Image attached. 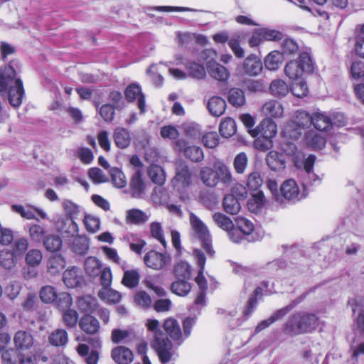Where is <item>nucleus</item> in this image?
Listing matches in <instances>:
<instances>
[{"label": "nucleus", "instance_id": "45", "mask_svg": "<svg viewBox=\"0 0 364 364\" xmlns=\"http://www.w3.org/2000/svg\"><path fill=\"white\" fill-rule=\"evenodd\" d=\"M24 261L26 265L38 267L43 261V252L36 248L31 249L26 252Z\"/></svg>", "mask_w": 364, "mask_h": 364}, {"label": "nucleus", "instance_id": "19", "mask_svg": "<svg viewBox=\"0 0 364 364\" xmlns=\"http://www.w3.org/2000/svg\"><path fill=\"white\" fill-rule=\"evenodd\" d=\"M63 280L68 288L77 287L82 281V272L78 267H69L63 272Z\"/></svg>", "mask_w": 364, "mask_h": 364}, {"label": "nucleus", "instance_id": "28", "mask_svg": "<svg viewBox=\"0 0 364 364\" xmlns=\"http://www.w3.org/2000/svg\"><path fill=\"white\" fill-rule=\"evenodd\" d=\"M79 326L85 333L94 334L99 331L100 323L95 317L87 314L79 320Z\"/></svg>", "mask_w": 364, "mask_h": 364}, {"label": "nucleus", "instance_id": "46", "mask_svg": "<svg viewBox=\"0 0 364 364\" xmlns=\"http://www.w3.org/2000/svg\"><path fill=\"white\" fill-rule=\"evenodd\" d=\"M173 272L177 279H191V266L185 261H179L176 263Z\"/></svg>", "mask_w": 364, "mask_h": 364}, {"label": "nucleus", "instance_id": "54", "mask_svg": "<svg viewBox=\"0 0 364 364\" xmlns=\"http://www.w3.org/2000/svg\"><path fill=\"white\" fill-rule=\"evenodd\" d=\"M45 248L50 252L58 251L62 247L61 238L56 235H46L43 240Z\"/></svg>", "mask_w": 364, "mask_h": 364}, {"label": "nucleus", "instance_id": "15", "mask_svg": "<svg viewBox=\"0 0 364 364\" xmlns=\"http://www.w3.org/2000/svg\"><path fill=\"white\" fill-rule=\"evenodd\" d=\"M261 112L265 119H279L284 115V107L281 102L269 100L263 104Z\"/></svg>", "mask_w": 364, "mask_h": 364}, {"label": "nucleus", "instance_id": "47", "mask_svg": "<svg viewBox=\"0 0 364 364\" xmlns=\"http://www.w3.org/2000/svg\"><path fill=\"white\" fill-rule=\"evenodd\" d=\"M148 174L154 183L162 185L166 181L164 171L160 166L151 164L149 168Z\"/></svg>", "mask_w": 364, "mask_h": 364}, {"label": "nucleus", "instance_id": "25", "mask_svg": "<svg viewBox=\"0 0 364 364\" xmlns=\"http://www.w3.org/2000/svg\"><path fill=\"white\" fill-rule=\"evenodd\" d=\"M111 357L117 364H129L133 360L132 350L124 346H117L113 348Z\"/></svg>", "mask_w": 364, "mask_h": 364}, {"label": "nucleus", "instance_id": "31", "mask_svg": "<svg viewBox=\"0 0 364 364\" xmlns=\"http://www.w3.org/2000/svg\"><path fill=\"white\" fill-rule=\"evenodd\" d=\"M113 139L116 146L120 149L128 147L131 143L129 132L123 127H117L114 129Z\"/></svg>", "mask_w": 364, "mask_h": 364}, {"label": "nucleus", "instance_id": "7", "mask_svg": "<svg viewBox=\"0 0 364 364\" xmlns=\"http://www.w3.org/2000/svg\"><path fill=\"white\" fill-rule=\"evenodd\" d=\"M233 223V230H235V234L240 237L239 241H232L233 242L240 243L243 240L254 242L259 238L254 223L247 218L237 216L234 219Z\"/></svg>", "mask_w": 364, "mask_h": 364}, {"label": "nucleus", "instance_id": "23", "mask_svg": "<svg viewBox=\"0 0 364 364\" xmlns=\"http://www.w3.org/2000/svg\"><path fill=\"white\" fill-rule=\"evenodd\" d=\"M262 63L260 58L255 55H249L243 63V69L247 75H258L262 70Z\"/></svg>", "mask_w": 364, "mask_h": 364}, {"label": "nucleus", "instance_id": "37", "mask_svg": "<svg viewBox=\"0 0 364 364\" xmlns=\"http://www.w3.org/2000/svg\"><path fill=\"white\" fill-rule=\"evenodd\" d=\"M269 92L274 97L282 98L289 92V88L283 80L276 79L269 85Z\"/></svg>", "mask_w": 364, "mask_h": 364}, {"label": "nucleus", "instance_id": "44", "mask_svg": "<svg viewBox=\"0 0 364 364\" xmlns=\"http://www.w3.org/2000/svg\"><path fill=\"white\" fill-rule=\"evenodd\" d=\"M223 205L225 212L230 215H235L240 210L239 200L233 195H226L223 199Z\"/></svg>", "mask_w": 364, "mask_h": 364}, {"label": "nucleus", "instance_id": "61", "mask_svg": "<svg viewBox=\"0 0 364 364\" xmlns=\"http://www.w3.org/2000/svg\"><path fill=\"white\" fill-rule=\"evenodd\" d=\"M55 301H56V305L61 311L70 309L73 304V299L70 294L67 292L60 293L56 296Z\"/></svg>", "mask_w": 364, "mask_h": 364}, {"label": "nucleus", "instance_id": "33", "mask_svg": "<svg viewBox=\"0 0 364 364\" xmlns=\"http://www.w3.org/2000/svg\"><path fill=\"white\" fill-rule=\"evenodd\" d=\"M199 178L205 186L213 188L218 184L215 170L210 167H202L199 172Z\"/></svg>", "mask_w": 364, "mask_h": 364}, {"label": "nucleus", "instance_id": "52", "mask_svg": "<svg viewBox=\"0 0 364 364\" xmlns=\"http://www.w3.org/2000/svg\"><path fill=\"white\" fill-rule=\"evenodd\" d=\"M29 247V241L24 237L16 238L12 244L11 250L16 257H21L26 254Z\"/></svg>", "mask_w": 364, "mask_h": 364}, {"label": "nucleus", "instance_id": "4", "mask_svg": "<svg viewBox=\"0 0 364 364\" xmlns=\"http://www.w3.org/2000/svg\"><path fill=\"white\" fill-rule=\"evenodd\" d=\"M318 325V318L314 314L298 312L293 314L285 323L284 333L289 336H297L314 330Z\"/></svg>", "mask_w": 364, "mask_h": 364}, {"label": "nucleus", "instance_id": "53", "mask_svg": "<svg viewBox=\"0 0 364 364\" xmlns=\"http://www.w3.org/2000/svg\"><path fill=\"white\" fill-rule=\"evenodd\" d=\"M83 223L86 230L90 233H96L100 229V219L91 214H85Z\"/></svg>", "mask_w": 364, "mask_h": 364}, {"label": "nucleus", "instance_id": "60", "mask_svg": "<svg viewBox=\"0 0 364 364\" xmlns=\"http://www.w3.org/2000/svg\"><path fill=\"white\" fill-rule=\"evenodd\" d=\"M248 159L245 152L237 154L233 160L235 171L238 174H242L247 168Z\"/></svg>", "mask_w": 364, "mask_h": 364}, {"label": "nucleus", "instance_id": "14", "mask_svg": "<svg viewBox=\"0 0 364 364\" xmlns=\"http://www.w3.org/2000/svg\"><path fill=\"white\" fill-rule=\"evenodd\" d=\"M176 145L180 151H183L185 156L192 161L198 162L203 160L204 155L200 147L197 146H188L183 140H178Z\"/></svg>", "mask_w": 364, "mask_h": 364}, {"label": "nucleus", "instance_id": "1", "mask_svg": "<svg viewBox=\"0 0 364 364\" xmlns=\"http://www.w3.org/2000/svg\"><path fill=\"white\" fill-rule=\"evenodd\" d=\"M6 93H8L9 101L13 107L21 105L24 97L23 82L11 65L0 70V94Z\"/></svg>", "mask_w": 364, "mask_h": 364}, {"label": "nucleus", "instance_id": "21", "mask_svg": "<svg viewBox=\"0 0 364 364\" xmlns=\"http://www.w3.org/2000/svg\"><path fill=\"white\" fill-rule=\"evenodd\" d=\"M125 95L129 102L137 99L138 107L141 112L144 113L145 112L144 95L141 93V87L139 85L132 84L128 86L125 90Z\"/></svg>", "mask_w": 364, "mask_h": 364}, {"label": "nucleus", "instance_id": "51", "mask_svg": "<svg viewBox=\"0 0 364 364\" xmlns=\"http://www.w3.org/2000/svg\"><path fill=\"white\" fill-rule=\"evenodd\" d=\"M62 206L68 218L75 220L80 213V207L71 200H64Z\"/></svg>", "mask_w": 364, "mask_h": 364}, {"label": "nucleus", "instance_id": "62", "mask_svg": "<svg viewBox=\"0 0 364 364\" xmlns=\"http://www.w3.org/2000/svg\"><path fill=\"white\" fill-rule=\"evenodd\" d=\"M56 296V291L52 286H45L40 291V298L44 303L50 304L53 302Z\"/></svg>", "mask_w": 364, "mask_h": 364}, {"label": "nucleus", "instance_id": "6", "mask_svg": "<svg viewBox=\"0 0 364 364\" xmlns=\"http://www.w3.org/2000/svg\"><path fill=\"white\" fill-rule=\"evenodd\" d=\"M311 69L312 62L310 55L307 53H302L297 60L287 63L284 73L289 79L299 80L305 73L310 72Z\"/></svg>", "mask_w": 364, "mask_h": 364}, {"label": "nucleus", "instance_id": "29", "mask_svg": "<svg viewBox=\"0 0 364 364\" xmlns=\"http://www.w3.org/2000/svg\"><path fill=\"white\" fill-rule=\"evenodd\" d=\"M267 166L274 171H279L285 168V160L282 154L275 151H269L266 156Z\"/></svg>", "mask_w": 364, "mask_h": 364}, {"label": "nucleus", "instance_id": "38", "mask_svg": "<svg viewBox=\"0 0 364 364\" xmlns=\"http://www.w3.org/2000/svg\"><path fill=\"white\" fill-rule=\"evenodd\" d=\"M48 342L54 346H65L68 342V332L63 328L53 331L48 336Z\"/></svg>", "mask_w": 364, "mask_h": 364}, {"label": "nucleus", "instance_id": "34", "mask_svg": "<svg viewBox=\"0 0 364 364\" xmlns=\"http://www.w3.org/2000/svg\"><path fill=\"white\" fill-rule=\"evenodd\" d=\"M28 234L30 240L35 243H41L46 236V228L39 224L28 225Z\"/></svg>", "mask_w": 364, "mask_h": 364}, {"label": "nucleus", "instance_id": "9", "mask_svg": "<svg viewBox=\"0 0 364 364\" xmlns=\"http://www.w3.org/2000/svg\"><path fill=\"white\" fill-rule=\"evenodd\" d=\"M281 197L289 201H299L307 196L306 189L301 192L294 179H288L284 181L280 187Z\"/></svg>", "mask_w": 364, "mask_h": 364}, {"label": "nucleus", "instance_id": "20", "mask_svg": "<svg viewBox=\"0 0 364 364\" xmlns=\"http://www.w3.org/2000/svg\"><path fill=\"white\" fill-rule=\"evenodd\" d=\"M195 260L200 267L198 273L195 280L201 291H205L207 289V281L204 277L203 272L205 264V257L201 250L195 249L193 250Z\"/></svg>", "mask_w": 364, "mask_h": 364}, {"label": "nucleus", "instance_id": "5", "mask_svg": "<svg viewBox=\"0 0 364 364\" xmlns=\"http://www.w3.org/2000/svg\"><path fill=\"white\" fill-rule=\"evenodd\" d=\"M189 221L191 226L193 238L200 240L207 254L210 257L213 256L215 251L212 248L211 235L206 225L192 213L190 214Z\"/></svg>", "mask_w": 364, "mask_h": 364}, {"label": "nucleus", "instance_id": "3", "mask_svg": "<svg viewBox=\"0 0 364 364\" xmlns=\"http://www.w3.org/2000/svg\"><path fill=\"white\" fill-rule=\"evenodd\" d=\"M311 114L304 109H298L292 115L282 130V136L288 140H298L301 137L305 130L311 126Z\"/></svg>", "mask_w": 364, "mask_h": 364}, {"label": "nucleus", "instance_id": "64", "mask_svg": "<svg viewBox=\"0 0 364 364\" xmlns=\"http://www.w3.org/2000/svg\"><path fill=\"white\" fill-rule=\"evenodd\" d=\"M263 184V179L260 173L257 171H253L249 174L247 180V187L252 191L259 188Z\"/></svg>", "mask_w": 364, "mask_h": 364}, {"label": "nucleus", "instance_id": "12", "mask_svg": "<svg viewBox=\"0 0 364 364\" xmlns=\"http://www.w3.org/2000/svg\"><path fill=\"white\" fill-rule=\"evenodd\" d=\"M249 132L254 137L261 135L272 139L277 133V125L272 119H264L256 129H251Z\"/></svg>", "mask_w": 364, "mask_h": 364}, {"label": "nucleus", "instance_id": "43", "mask_svg": "<svg viewBox=\"0 0 364 364\" xmlns=\"http://www.w3.org/2000/svg\"><path fill=\"white\" fill-rule=\"evenodd\" d=\"M189 280L190 279H177V280L171 284V291L180 296H186L191 289V285L188 282Z\"/></svg>", "mask_w": 364, "mask_h": 364}, {"label": "nucleus", "instance_id": "48", "mask_svg": "<svg viewBox=\"0 0 364 364\" xmlns=\"http://www.w3.org/2000/svg\"><path fill=\"white\" fill-rule=\"evenodd\" d=\"M101 250L108 260L119 265L122 269H126V262L119 257L117 250L108 246H102Z\"/></svg>", "mask_w": 364, "mask_h": 364}, {"label": "nucleus", "instance_id": "30", "mask_svg": "<svg viewBox=\"0 0 364 364\" xmlns=\"http://www.w3.org/2000/svg\"><path fill=\"white\" fill-rule=\"evenodd\" d=\"M207 108L213 116L220 117L225 111L226 102L222 97L214 96L208 100Z\"/></svg>", "mask_w": 364, "mask_h": 364}, {"label": "nucleus", "instance_id": "2", "mask_svg": "<svg viewBox=\"0 0 364 364\" xmlns=\"http://www.w3.org/2000/svg\"><path fill=\"white\" fill-rule=\"evenodd\" d=\"M146 326L154 335V340L151 343L152 348L156 351L161 362L167 363L171 360L173 355L171 341L162 333L158 320L147 319Z\"/></svg>", "mask_w": 364, "mask_h": 364}, {"label": "nucleus", "instance_id": "56", "mask_svg": "<svg viewBox=\"0 0 364 364\" xmlns=\"http://www.w3.org/2000/svg\"><path fill=\"white\" fill-rule=\"evenodd\" d=\"M150 233L152 237L159 242L164 247H166V241L164 237L162 225L159 222H152L149 225Z\"/></svg>", "mask_w": 364, "mask_h": 364}, {"label": "nucleus", "instance_id": "39", "mask_svg": "<svg viewBox=\"0 0 364 364\" xmlns=\"http://www.w3.org/2000/svg\"><path fill=\"white\" fill-rule=\"evenodd\" d=\"M16 256L9 250L0 251V265L6 270H11L16 265Z\"/></svg>", "mask_w": 364, "mask_h": 364}, {"label": "nucleus", "instance_id": "63", "mask_svg": "<svg viewBox=\"0 0 364 364\" xmlns=\"http://www.w3.org/2000/svg\"><path fill=\"white\" fill-rule=\"evenodd\" d=\"M189 75L196 79H203L205 77V70L203 65L196 63H190L186 66Z\"/></svg>", "mask_w": 364, "mask_h": 364}, {"label": "nucleus", "instance_id": "50", "mask_svg": "<svg viewBox=\"0 0 364 364\" xmlns=\"http://www.w3.org/2000/svg\"><path fill=\"white\" fill-rule=\"evenodd\" d=\"M124 271L122 283L127 287L134 288L136 287L139 282V273L136 269Z\"/></svg>", "mask_w": 364, "mask_h": 364}, {"label": "nucleus", "instance_id": "10", "mask_svg": "<svg viewBox=\"0 0 364 364\" xmlns=\"http://www.w3.org/2000/svg\"><path fill=\"white\" fill-rule=\"evenodd\" d=\"M144 262L146 267L154 270H161L171 262V257L166 253L151 250L144 257Z\"/></svg>", "mask_w": 364, "mask_h": 364}, {"label": "nucleus", "instance_id": "32", "mask_svg": "<svg viewBox=\"0 0 364 364\" xmlns=\"http://www.w3.org/2000/svg\"><path fill=\"white\" fill-rule=\"evenodd\" d=\"M65 261L60 255H55L48 259L47 272L51 275H56L65 267Z\"/></svg>", "mask_w": 364, "mask_h": 364}, {"label": "nucleus", "instance_id": "41", "mask_svg": "<svg viewBox=\"0 0 364 364\" xmlns=\"http://www.w3.org/2000/svg\"><path fill=\"white\" fill-rule=\"evenodd\" d=\"M99 297L106 303L116 304L121 301V294L110 287L102 288L98 292Z\"/></svg>", "mask_w": 364, "mask_h": 364}, {"label": "nucleus", "instance_id": "16", "mask_svg": "<svg viewBox=\"0 0 364 364\" xmlns=\"http://www.w3.org/2000/svg\"><path fill=\"white\" fill-rule=\"evenodd\" d=\"M312 122L311 125L318 131L328 132L333 126V119L321 111H316L311 114Z\"/></svg>", "mask_w": 364, "mask_h": 364}, {"label": "nucleus", "instance_id": "35", "mask_svg": "<svg viewBox=\"0 0 364 364\" xmlns=\"http://www.w3.org/2000/svg\"><path fill=\"white\" fill-rule=\"evenodd\" d=\"M282 53L274 50L270 52L264 58V65L269 70H277L284 62Z\"/></svg>", "mask_w": 364, "mask_h": 364}, {"label": "nucleus", "instance_id": "11", "mask_svg": "<svg viewBox=\"0 0 364 364\" xmlns=\"http://www.w3.org/2000/svg\"><path fill=\"white\" fill-rule=\"evenodd\" d=\"M13 343L18 353L21 354L30 350L33 348L34 338L29 331L18 330L13 336Z\"/></svg>", "mask_w": 364, "mask_h": 364}, {"label": "nucleus", "instance_id": "40", "mask_svg": "<svg viewBox=\"0 0 364 364\" xmlns=\"http://www.w3.org/2000/svg\"><path fill=\"white\" fill-rule=\"evenodd\" d=\"M84 268L87 275L95 277L100 273L102 263L97 257H89L85 260Z\"/></svg>", "mask_w": 364, "mask_h": 364}, {"label": "nucleus", "instance_id": "26", "mask_svg": "<svg viewBox=\"0 0 364 364\" xmlns=\"http://www.w3.org/2000/svg\"><path fill=\"white\" fill-rule=\"evenodd\" d=\"M163 327L169 336L180 344L183 342L182 333L178 321L173 318L164 321Z\"/></svg>", "mask_w": 364, "mask_h": 364}, {"label": "nucleus", "instance_id": "13", "mask_svg": "<svg viewBox=\"0 0 364 364\" xmlns=\"http://www.w3.org/2000/svg\"><path fill=\"white\" fill-rule=\"evenodd\" d=\"M213 220L218 227L228 232L232 241L240 240L239 236L235 234V230H233V221L229 217L221 213H215L213 215Z\"/></svg>", "mask_w": 364, "mask_h": 364}, {"label": "nucleus", "instance_id": "22", "mask_svg": "<svg viewBox=\"0 0 364 364\" xmlns=\"http://www.w3.org/2000/svg\"><path fill=\"white\" fill-rule=\"evenodd\" d=\"M207 70L209 75L218 81H226L230 77L228 69L215 61H209L207 63Z\"/></svg>", "mask_w": 364, "mask_h": 364}, {"label": "nucleus", "instance_id": "18", "mask_svg": "<svg viewBox=\"0 0 364 364\" xmlns=\"http://www.w3.org/2000/svg\"><path fill=\"white\" fill-rule=\"evenodd\" d=\"M58 232L67 237H75L79 232V227L74 219L64 218L58 220L56 223Z\"/></svg>", "mask_w": 364, "mask_h": 364}, {"label": "nucleus", "instance_id": "59", "mask_svg": "<svg viewBox=\"0 0 364 364\" xmlns=\"http://www.w3.org/2000/svg\"><path fill=\"white\" fill-rule=\"evenodd\" d=\"M79 309L85 312H92L96 307V299L91 296H84L77 301Z\"/></svg>", "mask_w": 364, "mask_h": 364}, {"label": "nucleus", "instance_id": "8", "mask_svg": "<svg viewBox=\"0 0 364 364\" xmlns=\"http://www.w3.org/2000/svg\"><path fill=\"white\" fill-rule=\"evenodd\" d=\"M193 174L185 162H179L176 165V174L172 179V185L175 190L183 192L193 183Z\"/></svg>", "mask_w": 364, "mask_h": 364}, {"label": "nucleus", "instance_id": "55", "mask_svg": "<svg viewBox=\"0 0 364 364\" xmlns=\"http://www.w3.org/2000/svg\"><path fill=\"white\" fill-rule=\"evenodd\" d=\"M228 101L235 107H241L245 103V97L242 90L232 88L228 93Z\"/></svg>", "mask_w": 364, "mask_h": 364}, {"label": "nucleus", "instance_id": "27", "mask_svg": "<svg viewBox=\"0 0 364 364\" xmlns=\"http://www.w3.org/2000/svg\"><path fill=\"white\" fill-rule=\"evenodd\" d=\"M218 183L220 181L225 185H230L233 181V177L230 168L223 162L218 161L214 164Z\"/></svg>", "mask_w": 364, "mask_h": 364}, {"label": "nucleus", "instance_id": "36", "mask_svg": "<svg viewBox=\"0 0 364 364\" xmlns=\"http://www.w3.org/2000/svg\"><path fill=\"white\" fill-rule=\"evenodd\" d=\"M144 186V182L142 179V171L141 170H136L130 181V188L132 191L133 196L139 197L143 193Z\"/></svg>", "mask_w": 364, "mask_h": 364}, {"label": "nucleus", "instance_id": "42", "mask_svg": "<svg viewBox=\"0 0 364 364\" xmlns=\"http://www.w3.org/2000/svg\"><path fill=\"white\" fill-rule=\"evenodd\" d=\"M265 203L264 195L262 191H258L252 195L247 201V207L252 213L259 211Z\"/></svg>", "mask_w": 364, "mask_h": 364}, {"label": "nucleus", "instance_id": "57", "mask_svg": "<svg viewBox=\"0 0 364 364\" xmlns=\"http://www.w3.org/2000/svg\"><path fill=\"white\" fill-rule=\"evenodd\" d=\"M236 132V124L231 118H227L223 120L220 125V133L225 138H229L235 134Z\"/></svg>", "mask_w": 364, "mask_h": 364}, {"label": "nucleus", "instance_id": "49", "mask_svg": "<svg viewBox=\"0 0 364 364\" xmlns=\"http://www.w3.org/2000/svg\"><path fill=\"white\" fill-rule=\"evenodd\" d=\"M109 173L112 182L116 188H122L127 186V178L121 169L113 167L110 169Z\"/></svg>", "mask_w": 364, "mask_h": 364}, {"label": "nucleus", "instance_id": "24", "mask_svg": "<svg viewBox=\"0 0 364 364\" xmlns=\"http://www.w3.org/2000/svg\"><path fill=\"white\" fill-rule=\"evenodd\" d=\"M149 219V215L138 208H132L126 211L125 221L129 225H142Z\"/></svg>", "mask_w": 364, "mask_h": 364}, {"label": "nucleus", "instance_id": "58", "mask_svg": "<svg viewBox=\"0 0 364 364\" xmlns=\"http://www.w3.org/2000/svg\"><path fill=\"white\" fill-rule=\"evenodd\" d=\"M62 319L64 324L69 328H75L78 321L77 312L71 309L63 311Z\"/></svg>", "mask_w": 364, "mask_h": 364}, {"label": "nucleus", "instance_id": "17", "mask_svg": "<svg viewBox=\"0 0 364 364\" xmlns=\"http://www.w3.org/2000/svg\"><path fill=\"white\" fill-rule=\"evenodd\" d=\"M304 141L307 146L315 151L323 149L326 144V137L313 129L305 132Z\"/></svg>", "mask_w": 364, "mask_h": 364}]
</instances>
